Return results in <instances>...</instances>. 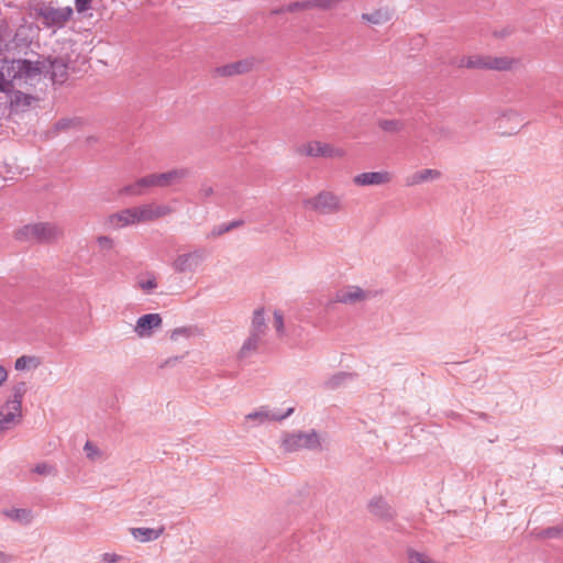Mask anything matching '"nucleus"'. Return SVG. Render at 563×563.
<instances>
[{
	"instance_id": "f257e3e1",
	"label": "nucleus",
	"mask_w": 563,
	"mask_h": 563,
	"mask_svg": "<svg viewBox=\"0 0 563 563\" xmlns=\"http://www.w3.org/2000/svg\"><path fill=\"white\" fill-rule=\"evenodd\" d=\"M67 75V65L60 58H47L36 62L26 59L4 60L0 66V89L14 86L37 85L43 78L63 82Z\"/></svg>"
},
{
	"instance_id": "f03ea898",
	"label": "nucleus",
	"mask_w": 563,
	"mask_h": 563,
	"mask_svg": "<svg viewBox=\"0 0 563 563\" xmlns=\"http://www.w3.org/2000/svg\"><path fill=\"white\" fill-rule=\"evenodd\" d=\"M27 389V384L23 380L13 382L7 389L0 406V435L21 423L22 406Z\"/></svg>"
},
{
	"instance_id": "7ed1b4c3",
	"label": "nucleus",
	"mask_w": 563,
	"mask_h": 563,
	"mask_svg": "<svg viewBox=\"0 0 563 563\" xmlns=\"http://www.w3.org/2000/svg\"><path fill=\"white\" fill-rule=\"evenodd\" d=\"M188 168H173L163 173H152L139 178L136 181L124 186L121 195L136 197L145 194L152 188H166L183 183L189 176Z\"/></svg>"
},
{
	"instance_id": "20e7f679",
	"label": "nucleus",
	"mask_w": 563,
	"mask_h": 563,
	"mask_svg": "<svg viewBox=\"0 0 563 563\" xmlns=\"http://www.w3.org/2000/svg\"><path fill=\"white\" fill-rule=\"evenodd\" d=\"M73 14L71 7H55L52 2H42L34 8L35 19L54 33L63 29L70 21Z\"/></svg>"
},
{
	"instance_id": "39448f33",
	"label": "nucleus",
	"mask_w": 563,
	"mask_h": 563,
	"mask_svg": "<svg viewBox=\"0 0 563 563\" xmlns=\"http://www.w3.org/2000/svg\"><path fill=\"white\" fill-rule=\"evenodd\" d=\"M280 448L287 453L300 450L318 451L322 449V435L314 429L284 432Z\"/></svg>"
},
{
	"instance_id": "423d86ee",
	"label": "nucleus",
	"mask_w": 563,
	"mask_h": 563,
	"mask_svg": "<svg viewBox=\"0 0 563 563\" xmlns=\"http://www.w3.org/2000/svg\"><path fill=\"white\" fill-rule=\"evenodd\" d=\"M518 60L509 56L471 55L457 58L454 64L460 68L510 70Z\"/></svg>"
},
{
	"instance_id": "0eeeda50",
	"label": "nucleus",
	"mask_w": 563,
	"mask_h": 563,
	"mask_svg": "<svg viewBox=\"0 0 563 563\" xmlns=\"http://www.w3.org/2000/svg\"><path fill=\"white\" fill-rule=\"evenodd\" d=\"M303 206L321 216H331L344 210L342 197L331 190H321L306 199Z\"/></svg>"
},
{
	"instance_id": "6e6552de",
	"label": "nucleus",
	"mask_w": 563,
	"mask_h": 563,
	"mask_svg": "<svg viewBox=\"0 0 563 563\" xmlns=\"http://www.w3.org/2000/svg\"><path fill=\"white\" fill-rule=\"evenodd\" d=\"M297 153L311 158L341 159L346 155L343 147L320 141H308L297 147Z\"/></svg>"
},
{
	"instance_id": "1a4fd4ad",
	"label": "nucleus",
	"mask_w": 563,
	"mask_h": 563,
	"mask_svg": "<svg viewBox=\"0 0 563 563\" xmlns=\"http://www.w3.org/2000/svg\"><path fill=\"white\" fill-rule=\"evenodd\" d=\"M63 235V230L49 222L34 223L23 227L19 231V238L38 241V242H52L56 241Z\"/></svg>"
},
{
	"instance_id": "9d476101",
	"label": "nucleus",
	"mask_w": 563,
	"mask_h": 563,
	"mask_svg": "<svg viewBox=\"0 0 563 563\" xmlns=\"http://www.w3.org/2000/svg\"><path fill=\"white\" fill-rule=\"evenodd\" d=\"M295 411L294 407L287 408L286 411L280 412L272 409L269 406H260L244 417L247 427H260L269 422L283 421L290 417Z\"/></svg>"
},
{
	"instance_id": "9b49d317",
	"label": "nucleus",
	"mask_w": 563,
	"mask_h": 563,
	"mask_svg": "<svg viewBox=\"0 0 563 563\" xmlns=\"http://www.w3.org/2000/svg\"><path fill=\"white\" fill-rule=\"evenodd\" d=\"M208 257L205 249H196L190 252L178 254L172 263V267L176 273L187 274L198 272Z\"/></svg>"
},
{
	"instance_id": "f8f14e48",
	"label": "nucleus",
	"mask_w": 563,
	"mask_h": 563,
	"mask_svg": "<svg viewBox=\"0 0 563 563\" xmlns=\"http://www.w3.org/2000/svg\"><path fill=\"white\" fill-rule=\"evenodd\" d=\"M373 297L372 291L357 285H346L335 291L332 302L353 306L365 302Z\"/></svg>"
},
{
	"instance_id": "ddd939ff",
	"label": "nucleus",
	"mask_w": 563,
	"mask_h": 563,
	"mask_svg": "<svg viewBox=\"0 0 563 563\" xmlns=\"http://www.w3.org/2000/svg\"><path fill=\"white\" fill-rule=\"evenodd\" d=\"M135 224H139L135 207L111 213L103 221V225L110 230H119Z\"/></svg>"
},
{
	"instance_id": "4468645a",
	"label": "nucleus",
	"mask_w": 563,
	"mask_h": 563,
	"mask_svg": "<svg viewBox=\"0 0 563 563\" xmlns=\"http://www.w3.org/2000/svg\"><path fill=\"white\" fill-rule=\"evenodd\" d=\"M394 179V174L389 170L365 172L355 175L352 183L356 187L386 186Z\"/></svg>"
},
{
	"instance_id": "2eb2a0df",
	"label": "nucleus",
	"mask_w": 563,
	"mask_h": 563,
	"mask_svg": "<svg viewBox=\"0 0 563 563\" xmlns=\"http://www.w3.org/2000/svg\"><path fill=\"white\" fill-rule=\"evenodd\" d=\"M34 86L35 85L14 86L7 90L0 89V91L7 95L11 108L14 111H24L31 106V102L34 100V98L30 93L22 91V89L27 90Z\"/></svg>"
},
{
	"instance_id": "dca6fc26",
	"label": "nucleus",
	"mask_w": 563,
	"mask_h": 563,
	"mask_svg": "<svg viewBox=\"0 0 563 563\" xmlns=\"http://www.w3.org/2000/svg\"><path fill=\"white\" fill-rule=\"evenodd\" d=\"M162 323L163 319L158 313L143 314L136 320L134 332L141 339L151 338Z\"/></svg>"
},
{
	"instance_id": "f3484780",
	"label": "nucleus",
	"mask_w": 563,
	"mask_h": 563,
	"mask_svg": "<svg viewBox=\"0 0 563 563\" xmlns=\"http://www.w3.org/2000/svg\"><path fill=\"white\" fill-rule=\"evenodd\" d=\"M443 177L441 170L435 168H421L418 169L410 175H408L405 179V185L407 187H415L428 183H434L440 180Z\"/></svg>"
},
{
	"instance_id": "a211bd4d",
	"label": "nucleus",
	"mask_w": 563,
	"mask_h": 563,
	"mask_svg": "<svg viewBox=\"0 0 563 563\" xmlns=\"http://www.w3.org/2000/svg\"><path fill=\"white\" fill-rule=\"evenodd\" d=\"M1 515L12 522L27 526L32 523L34 514L30 508H4L1 510Z\"/></svg>"
},
{
	"instance_id": "6ab92c4d",
	"label": "nucleus",
	"mask_w": 563,
	"mask_h": 563,
	"mask_svg": "<svg viewBox=\"0 0 563 563\" xmlns=\"http://www.w3.org/2000/svg\"><path fill=\"white\" fill-rule=\"evenodd\" d=\"M253 66L254 62L252 59H243L218 67L216 73L219 76L241 75L251 71Z\"/></svg>"
},
{
	"instance_id": "aec40b11",
	"label": "nucleus",
	"mask_w": 563,
	"mask_h": 563,
	"mask_svg": "<svg viewBox=\"0 0 563 563\" xmlns=\"http://www.w3.org/2000/svg\"><path fill=\"white\" fill-rule=\"evenodd\" d=\"M43 364L37 355H22L14 361V369L21 373L34 372Z\"/></svg>"
},
{
	"instance_id": "412c9836",
	"label": "nucleus",
	"mask_w": 563,
	"mask_h": 563,
	"mask_svg": "<svg viewBox=\"0 0 563 563\" xmlns=\"http://www.w3.org/2000/svg\"><path fill=\"white\" fill-rule=\"evenodd\" d=\"M164 527L157 529L154 528H131L130 532L132 537L139 542H150L157 540L164 533Z\"/></svg>"
},
{
	"instance_id": "4be33fe9",
	"label": "nucleus",
	"mask_w": 563,
	"mask_h": 563,
	"mask_svg": "<svg viewBox=\"0 0 563 563\" xmlns=\"http://www.w3.org/2000/svg\"><path fill=\"white\" fill-rule=\"evenodd\" d=\"M368 510L372 515L382 519H389L394 515L391 507L382 497L373 498L368 504Z\"/></svg>"
},
{
	"instance_id": "5701e85b",
	"label": "nucleus",
	"mask_w": 563,
	"mask_h": 563,
	"mask_svg": "<svg viewBox=\"0 0 563 563\" xmlns=\"http://www.w3.org/2000/svg\"><path fill=\"white\" fill-rule=\"evenodd\" d=\"M260 340L261 335L257 332H251L239 351V358H247L253 355L258 349Z\"/></svg>"
},
{
	"instance_id": "b1692460",
	"label": "nucleus",
	"mask_w": 563,
	"mask_h": 563,
	"mask_svg": "<svg viewBox=\"0 0 563 563\" xmlns=\"http://www.w3.org/2000/svg\"><path fill=\"white\" fill-rule=\"evenodd\" d=\"M515 122L516 126L511 131H505L504 133L512 134L519 131L520 125L522 124L521 115L514 110L506 111L498 120V128L503 129L507 122Z\"/></svg>"
},
{
	"instance_id": "393cba45",
	"label": "nucleus",
	"mask_w": 563,
	"mask_h": 563,
	"mask_svg": "<svg viewBox=\"0 0 563 563\" xmlns=\"http://www.w3.org/2000/svg\"><path fill=\"white\" fill-rule=\"evenodd\" d=\"M136 286L145 294H152L157 288L156 277L153 273H146L137 277Z\"/></svg>"
},
{
	"instance_id": "a878e982",
	"label": "nucleus",
	"mask_w": 563,
	"mask_h": 563,
	"mask_svg": "<svg viewBox=\"0 0 563 563\" xmlns=\"http://www.w3.org/2000/svg\"><path fill=\"white\" fill-rule=\"evenodd\" d=\"M84 452L86 457L90 462H102L104 460V452L93 442L87 441L84 445Z\"/></svg>"
},
{
	"instance_id": "bb28decb",
	"label": "nucleus",
	"mask_w": 563,
	"mask_h": 563,
	"mask_svg": "<svg viewBox=\"0 0 563 563\" xmlns=\"http://www.w3.org/2000/svg\"><path fill=\"white\" fill-rule=\"evenodd\" d=\"M31 473L42 477H54L57 475V467L49 462H40L31 468Z\"/></svg>"
},
{
	"instance_id": "cd10ccee",
	"label": "nucleus",
	"mask_w": 563,
	"mask_h": 563,
	"mask_svg": "<svg viewBox=\"0 0 563 563\" xmlns=\"http://www.w3.org/2000/svg\"><path fill=\"white\" fill-rule=\"evenodd\" d=\"M139 223L156 221L152 202L136 206Z\"/></svg>"
},
{
	"instance_id": "c85d7f7f",
	"label": "nucleus",
	"mask_w": 563,
	"mask_h": 563,
	"mask_svg": "<svg viewBox=\"0 0 563 563\" xmlns=\"http://www.w3.org/2000/svg\"><path fill=\"white\" fill-rule=\"evenodd\" d=\"M362 19L372 24H383L391 19V14L388 10H377L373 13H364Z\"/></svg>"
},
{
	"instance_id": "c756f323",
	"label": "nucleus",
	"mask_w": 563,
	"mask_h": 563,
	"mask_svg": "<svg viewBox=\"0 0 563 563\" xmlns=\"http://www.w3.org/2000/svg\"><path fill=\"white\" fill-rule=\"evenodd\" d=\"M378 126L387 133H398L404 130L405 124L396 119H382L378 121Z\"/></svg>"
},
{
	"instance_id": "7c9ffc66",
	"label": "nucleus",
	"mask_w": 563,
	"mask_h": 563,
	"mask_svg": "<svg viewBox=\"0 0 563 563\" xmlns=\"http://www.w3.org/2000/svg\"><path fill=\"white\" fill-rule=\"evenodd\" d=\"M310 9H312L311 0L296 1V2H292L288 5H285L280 9H278V10H274L273 13L278 14V13H284V12H296V11L310 10Z\"/></svg>"
},
{
	"instance_id": "2f4dec72",
	"label": "nucleus",
	"mask_w": 563,
	"mask_h": 563,
	"mask_svg": "<svg viewBox=\"0 0 563 563\" xmlns=\"http://www.w3.org/2000/svg\"><path fill=\"white\" fill-rule=\"evenodd\" d=\"M152 205H153L154 214H155L156 220L168 217L172 213H174V211H175L174 207H172L168 203H158V202L152 201Z\"/></svg>"
},
{
	"instance_id": "473e14b6",
	"label": "nucleus",
	"mask_w": 563,
	"mask_h": 563,
	"mask_svg": "<svg viewBox=\"0 0 563 563\" xmlns=\"http://www.w3.org/2000/svg\"><path fill=\"white\" fill-rule=\"evenodd\" d=\"M265 318L263 310H256L253 314L252 331L257 332L260 335L264 332Z\"/></svg>"
},
{
	"instance_id": "72a5a7b5",
	"label": "nucleus",
	"mask_w": 563,
	"mask_h": 563,
	"mask_svg": "<svg viewBox=\"0 0 563 563\" xmlns=\"http://www.w3.org/2000/svg\"><path fill=\"white\" fill-rule=\"evenodd\" d=\"M273 327L279 336L285 334L284 316L279 310H275L273 313Z\"/></svg>"
},
{
	"instance_id": "f704fd0d",
	"label": "nucleus",
	"mask_w": 563,
	"mask_h": 563,
	"mask_svg": "<svg viewBox=\"0 0 563 563\" xmlns=\"http://www.w3.org/2000/svg\"><path fill=\"white\" fill-rule=\"evenodd\" d=\"M96 242L101 250L110 251L114 247V240L108 235L97 236Z\"/></svg>"
},
{
	"instance_id": "c9c22d12",
	"label": "nucleus",
	"mask_w": 563,
	"mask_h": 563,
	"mask_svg": "<svg viewBox=\"0 0 563 563\" xmlns=\"http://www.w3.org/2000/svg\"><path fill=\"white\" fill-rule=\"evenodd\" d=\"M339 2L340 0H311L312 9L319 8L323 10L332 9L336 7Z\"/></svg>"
},
{
	"instance_id": "e433bc0d",
	"label": "nucleus",
	"mask_w": 563,
	"mask_h": 563,
	"mask_svg": "<svg viewBox=\"0 0 563 563\" xmlns=\"http://www.w3.org/2000/svg\"><path fill=\"white\" fill-rule=\"evenodd\" d=\"M75 8L78 13H84L91 9V0H75Z\"/></svg>"
},
{
	"instance_id": "4c0bfd02",
	"label": "nucleus",
	"mask_w": 563,
	"mask_h": 563,
	"mask_svg": "<svg viewBox=\"0 0 563 563\" xmlns=\"http://www.w3.org/2000/svg\"><path fill=\"white\" fill-rule=\"evenodd\" d=\"M121 556L117 553L107 552L101 555V562L103 563H118L121 561Z\"/></svg>"
},
{
	"instance_id": "58836bf2",
	"label": "nucleus",
	"mask_w": 563,
	"mask_h": 563,
	"mask_svg": "<svg viewBox=\"0 0 563 563\" xmlns=\"http://www.w3.org/2000/svg\"><path fill=\"white\" fill-rule=\"evenodd\" d=\"M542 536L544 538H560V537H562L559 526L545 529L542 532Z\"/></svg>"
},
{
	"instance_id": "ea45409f",
	"label": "nucleus",
	"mask_w": 563,
	"mask_h": 563,
	"mask_svg": "<svg viewBox=\"0 0 563 563\" xmlns=\"http://www.w3.org/2000/svg\"><path fill=\"white\" fill-rule=\"evenodd\" d=\"M512 33V29L509 26L503 27L501 30L494 31V36L498 38H504L509 36Z\"/></svg>"
},
{
	"instance_id": "a19ab883",
	"label": "nucleus",
	"mask_w": 563,
	"mask_h": 563,
	"mask_svg": "<svg viewBox=\"0 0 563 563\" xmlns=\"http://www.w3.org/2000/svg\"><path fill=\"white\" fill-rule=\"evenodd\" d=\"M9 378V371L8 368L0 364V388L4 386V384L8 382Z\"/></svg>"
},
{
	"instance_id": "79ce46f5",
	"label": "nucleus",
	"mask_w": 563,
	"mask_h": 563,
	"mask_svg": "<svg viewBox=\"0 0 563 563\" xmlns=\"http://www.w3.org/2000/svg\"><path fill=\"white\" fill-rule=\"evenodd\" d=\"M13 560L12 554L0 550V563H11Z\"/></svg>"
},
{
	"instance_id": "37998d69",
	"label": "nucleus",
	"mask_w": 563,
	"mask_h": 563,
	"mask_svg": "<svg viewBox=\"0 0 563 563\" xmlns=\"http://www.w3.org/2000/svg\"><path fill=\"white\" fill-rule=\"evenodd\" d=\"M200 194L203 196V197H209L213 194V189L212 187L210 186H203L201 189H200Z\"/></svg>"
},
{
	"instance_id": "c03bdc74",
	"label": "nucleus",
	"mask_w": 563,
	"mask_h": 563,
	"mask_svg": "<svg viewBox=\"0 0 563 563\" xmlns=\"http://www.w3.org/2000/svg\"><path fill=\"white\" fill-rule=\"evenodd\" d=\"M178 361H179L178 356L170 357V358L166 360L162 366H172V365H175Z\"/></svg>"
},
{
	"instance_id": "a18cd8bd",
	"label": "nucleus",
	"mask_w": 563,
	"mask_h": 563,
	"mask_svg": "<svg viewBox=\"0 0 563 563\" xmlns=\"http://www.w3.org/2000/svg\"><path fill=\"white\" fill-rule=\"evenodd\" d=\"M185 332H186V330H185V329H176V330H174V331H173V333H172V339H176V336H177L178 334H183V333H185Z\"/></svg>"
},
{
	"instance_id": "49530a36",
	"label": "nucleus",
	"mask_w": 563,
	"mask_h": 563,
	"mask_svg": "<svg viewBox=\"0 0 563 563\" xmlns=\"http://www.w3.org/2000/svg\"><path fill=\"white\" fill-rule=\"evenodd\" d=\"M439 132H440L444 137H445V136H448V132H446V130H445L444 128H442V126H441V128H439Z\"/></svg>"
},
{
	"instance_id": "de8ad7c7",
	"label": "nucleus",
	"mask_w": 563,
	"mask_h": 563,
	"mask_svg": "<svg viewBox=\"0 0 563 563\" xmlns=\"http://www.w3.org/2000/svg\"><path fill=\"white\" fill-rule=\"evenodd\" d=\"M232 227H233V224H232V225L227 227L225 229L221 230V231L219 232V234H221L222 232H227V231H229Z\"/></svg>"
},
{
	"instance_id": "09e8293b",
	"label": "nucleus",
	"mask_w": 563,
	"mask_h": 563,
	"mask_svg": "<svg viewBox=\"0 0 563 563\" xmlns=\"http://www.w3.org/2000/svg\"><path fill=\"white\" fill-rule=\"evenodd\" d=\"M560 528V531H561V536L563 537V523L559 526Z\"/></svg>"
},
{
	"instance_id": "8fccbe9b",
	"label": "nucleus",
	"mask_w": 563,
	"mask_h": 563,
	"mask_svg": "<svg viewBox=\"0 0 563 563\" xmlns=\"http://www.w3.org/2000/svg\"><path fill=\"white\" fill-rule=\"evenodd\" d=\"M561 453H562V455H563V446L561 448Z\"/></svg>"
}]
</instances>
